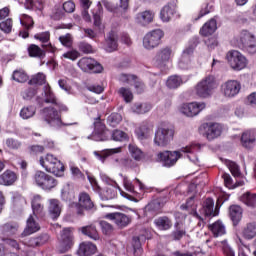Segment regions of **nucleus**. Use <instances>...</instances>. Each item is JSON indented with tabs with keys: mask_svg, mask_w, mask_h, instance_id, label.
Masks as SVG:
<instances>
[{
	"mask_svg": "<svg viewBox=\"0 0 256 256\" xmlns=\"http://www.w3.org/2000/svg\"><path fill=\"white\" fill-rule=\"evenodd\" d=\"M39 164L47 173H52L56 177H63L65 173V165L57 156L47 153L45 156H41L39 159Z\"/></svg>",
	"mask_w": 256,
	"mask_h": 256,
	"instance_id": "f257e3e1",
	"label": "nucleus"
},
{
	"mask_svg": "<svg viewBox=\"0 0 256 256\" xmlns=\"http://www.w3.org/2000/svg\"><path fill=\"white\" fill-rule=\"evenodd\" d=\"M215 89H217V81L213 75L206 76L195 86L196 95L200 99H209Z\"/></svg>",
	"mask_w": 256,
	"mask_h": 256,
	"instance_id": "f03ea898",
	"label": "nucleus"
},
{
	"mask_svg": "<svg viewBox=\"0 0 256 256\" xmlns=\"http://www.w3.org/2000/svg\"><path fill=\"white\" fill-rule=\"evenodd\" d=\"M36 185L43 189V191H51L55 189V186L58 184L57 179L55 177L41 171L37 170L33 177Z\"/></svg>",
	"mask_w": 256,
	"mask_h": 256,
	"instance_id": "7ed1b4c3",
	"label": "nucleus"
},
{
	"mask_svg": "<svg viewBox=\"0 0 256 256\" xmlns=\"http://www.w3.org/2000/svg\"><path fill=\"white\" fill-rule=\"evenodd\" d=\"M175 137V130L169 127H160L155 132L154 143L158 147H166Z\"/></svg>",
	"mask_w": 256,
	"mask_h": 256,
	"instance_id": "20e7f679",
	"label": "nucleus"
},
{
	"mask_svg": "<svg viewBox=\"0 0 256 256\" xmlns=\"http://www.w3.org/2000/svg\"><path fill=\"white\" fill-rule=\"evenodd\" d=\"M222 131L223 127L219 123L206 122L199 127V132L206 137L208 141H213V139L220 137Z\"/></svg>",
	"mask_w": 256,
	"mask_h": 256,
	"instance_id": "39448f33",
	"label": "nucleus"
},
{
	"mask_svg": "<svg viewBox=\"0 0 256 256\" xmlns=\"http://www.w3.org/2000/svg\"><path fill=\"white\" fill-rule=\"evenodd\" d=\"M165 36V33L161 29H155L148 32L143 38V46L145 49L151 51V49H155V47H159L161 45V40Z\"/></svg>",
	"mask_w": 256,
	"mask_h": 256,
	"instance_id": "423d86ee",
	"label": "nucleus"
},
{
	"mask_svg": "<svg viewBox=\"0 0 256 256\" xmlns=\"http://www.w3.org/2000/svg\"><path fill=\"white\" fill-rule=\"evenodd\" d=\"M226 59L231 69H234V71H241L247 67V58L237 50L229 51L226 55Z\"/></svg>",
	"mask_w": 256,
	"mask_h": 256,
	"instance_id": "0eeeda50",
	"label": "nucleus"
},
{
	"mask_svg": "<svg viewBox=\"0 0 256 256\" xmlns=\"http://www.w3.org/2000/svg\"><path fill=\"white\" fill-rule=\"evenodd\" d=\"M78 67L84 73H102L103 72V65L97 62L93 58L83 57L81 58L78 63Z\"/></svg>",
	"mask_w": 256,
	"mask_h": 256,
	"instance_id": "6e6552de",
	"label": "nucleus"
},
{
	"mask_svg": "<svg viewBox=\"0 0 256 256\" xmlns=\"http://www.w3.org/2000/svg\"><path fill=\"white\" fill-rule=\"evenodd\" d=\"M75 207L77 215H85V211H91L95 207V203L87 192H82L79 194L78 203L75 204Z\"/></svg>",
	"mask_w": 256,
	"mask_h": 256,
	"instance_id": "1a4fd4ad",
	"label": "nucleus"
},
{
	"mask_svg": "<svg viewBox=\"0 0 256 256\" xmlns=\"http://www.w3.org/2000/svg\"><path fill=\"white\" fill-rule=\"evenodd\" d=\"M205 107H207L205 102L184 103L180 106L179 111L186 117H197Z\"/></svg>",
	"mask_w": 256,
	"mask_h": 256,
	"instance_id": "9d476101",
	"label": "nucleus"
},
{
	"mask_svg": "<svg viewBox=\"0 0 256 256\" xmlns=\"http://www.w3.org/2000/svg\"><path fill=\"white\" fill-rule=\"evenodd\" d=\"M89 139H92L93 141H107V126H105V122L101 120V116L95 118L94 131Z\"/></svg>",
	"mask_w": 256,
	"mask_h": 256,
	"instance_id": "9b49d317",
	"label": "nucleus"
},
{
	"mask_svg": "<svg viewBox=\"0 0 256 256\" xmlns=\"http://www.w3.org/2000/svg\"><path fill=\"white\" fill-rule=\"evenodd\" d=\"M181 157L182 154L179 151H164L157 154V159L164 167H173Z\"/></svg>",
	"mask_w": 256,
	"mask_h": 256,
	"instance_id": "f8f14e48",
	"label": "nucleus"
},
{
	"mask_svg": "<svg viewBox=\"0 0 256 256\" xmlns=\"http://www.w3.org/2000/svg\"><path fill=\"white\" fill-rule=\"evenodd\" d=\"M74 239L73 233H71L69 229H64L62 241L57 247V253H59V255H63L64 253L71 251V249H73V245H75Z\"/></svg>",
	"mask_w": 256,
	"mask_h": 256,
	"instance_id": "ddd939ff",
	"label": "nucleus"
},
{
	"mask_svg": "<svg viewBox=\"0 0 256 256\" xmlns=\"http://www.w3.org/2000/svg\"><path fill=\"white\" fill-rule=\"evenodd\" d=\"M105 219L113 221L118 229H125L131 224V217L121 212L108 213L105 215Z\"/></svg>",
	"mask_w": 256,
	"mask_h": 256,
	"instance_id": "4468645a",
	"label": "nucleus"
},
{
	"mask_svg": "<svg viewBox=\"0 0 256 256\" xmlns=\"http://www.w3.org/2000/svg\"><path fill=\"white\" fill-rule=\"evenodd\" d=\"M222 203H225V200H223V198L218 199L215 207V201H213V198H207L203 204L205 217H217Z\"/></svg>",
	"mask_w": 256,
	"mask_h": 256,
	"instance_id": "2eb2a0df",
	"label": "nucleus"
},
{
	"mask_svg": "<svg viewBox=\"0 0 256 256\" xmlns=\"http://www.w3.org/2000/svg\"><path fill=\"white\" fill-rule=\"evenodd\" d=\"M240 41L245 51L250 53V55L256 53V42L253 34L249 33L247 30L242 31L240 34Z\"/></svg>",
	"mask_w": 256,
	"mask_h": 256,
	"instance_id": "dca6fc26",
	"label": "nucleus"
},
{
	"mask_svg": "<svg viewBox=\"0 0 256 256\" xmlns=\"http://www.w3.org/2000/svg\"><path fill=\"white\" fill-rule=\"evenodd\" d=\"M173 55V49L171 47L166 46L157 51L154 61L158 67H165L169 61H171V57Z\"/></svg>",
	"mask_w": 256,
	"mask_h": 256,
	"instance_id": "f3484780",
	"label": "nucleus"
},
{
	"mask_svg": "<svg viewBox=\"0 0 256 256\" xmlns=\"http://www.w3.org/2000/svg\"><path fill=\"white\" fill-rule=\"evenodd\" d=\"M17 181H19V174L11 169H7L0 174V185L3 187H13Z\"/></svg>",
	"mask_w": 256,
	"mask_h": 256,
	"instance_id": "a211bd4d",
	"label": "nucleus"
},
{
	"mask_svg": "<svg viewBox=\"0 0 256 256\" xmlns=\"http://www.w3.org/2000/svg\"><path fill=\"white\" fill-rule=\"evenodd\" d=\"M50 239L51 237L47 233L39 234L29 238L26 245L32 249H38L39 247H43V245H47Z\"/></svg>",
	"mask_w": 256,
	"mask_h": 256,
	"instance_id": "6ab92c4d",
	"label": "nucleus"
},
{
	"mask_svg": "<svg viewBox=\"0 0 256 256\" xmlns=\"http://www.w3.org/2000/svg\"><path fill=\"white\" fill-rule=\"evenodd\" d=\"M177 13V4L175 2H169L160 11V18L164 23H169L173 16Z\"/></svg>",
	"mask_w": 256,
	"mask_h": 256,
	"instance_id": "aec40b11",
	"label": "nucleus"
},
{
	"mask_svg": "<svg viewBox=\"0 0 256 256\" xmlns=\"http://www.w3.org/2000/svg\"><path fill=\"white\" fill-rule=\"evenodd\" d=\"M193 53H195V45L190 44L182 52L181 58L179 60V67H181V69H187L189 65H191Z\"/></svg>",
	"mask_w": 256,
	"mask_h": 256,
	"instance_id": "412c9836",
	"label": "nucleus"
},
{
	"mask_svg": "<svg viewBox=\"0 0 256 256\" xmlns=\"http://www.w3.org/2000/svg\"><path fill=\"white\" fill-rule=\"evenodd\" d=\"M97 253V245L90 241H84L79 244L77 255L78 256H92Z\"/></svg>",
	"mask_w": 256,
	"mask_h": 256,
	"instance_id": "4be33fe9",
	"label": "nucleus"
},
{
	"mask_svg": "<svg viewBox=\"0 0 256 256\" xmlns=\"http://www.w3.org/2000/svg\"><path fill=\"white\" fill-rule=\"evenodd\" d=\"M63 209V205H61V201L57 199L49 200L48 213L51 219H59L61 216V211Z\"/></svg>",
	"mask_w": 256,
	"mask_h": 256,
	"instance_id": "5701e85b",
	"label": "nucleus"
},
{
	"mask_svg": "<svg viewBox=\"0 0 256 256\" xmlns=\"http://www.w3.org/2000/svg\"><path fill=\"white\" fill-rule=\"evenodd\" d=\"M155 19V12L151 10H145L143 12H140L136 16V21L143 27H147L150 23H153V20Z\"/></svg>",
	"mask_w": 256,
	"mask_h": 256,
	"instance_id": "b1692460",
	"label": "nucleus"
},
{
	"mask_svg": "<svg viewBox=\"0 0 256 256\" xmlns=\"http://www.w3.org/2000/svg\"><path fill=\"white\" fill-rule=\"evenodd\" d=\"M44 113L45 121H47V123H53V121H57V123H61L65 126L71 125V123L64 124L63 121H61V115H59V112L53 107L44 108Z\"/></svg>",
	"mask_w": 256,
	"mask_h": 256,
	"instance_id": "393cba45",
	"label": "nucleus"
},
{
	"mask_svg": "<svg viewBox=\"0 0 256 256\" xmlns=\"http://www.w3.org/2000/svg\"><path fill=\"white\" fill-rule=\"evenodd\" d=\"M215 31H217V20H215V18H212L200 28L199 34L202 37H209L213 35Z\"/></svg>",
	"mask_w": 256,
	"mask_h": 256,
	"instance_id": "a878e982",
	"label": "nucleus"
},
{
	"mask_svg": "<svg viewBox=\"0 0 256 256\" xmlns=\"http://www.w3.org/2000/svg\"><path fill=\"white\" fill-rule=\"evenodd\" d=\"M154 225L159 231H169L173 227V220L168 216H160L154 219Z\"/></svg>",
	"mask_w": 256,
	"mask_h": 256,
	"instance_id": "bb28decb",
	"label": "nucleus"
},
{
	"mask_svg": "<svg viewBox=\"0 0 256 256\" xmlns=\"http://www.w3.org/2000/svg\"><path fill=\"white\" fill-rule=\"evenodd\" d=\"M0 231L5 237H13V235H17L19 231V223L7 222L0 227Z\"/></svg>",
	"mask_w": 256,
	"mask_h": 256,
	"instance_id": "cd10ccee",
	"label": "nucleus"
},
{
	"mask_svg": "<svg viewBox=\"0 0 256 256\" xmlns=\"http://www.w3.org/2000/svg\"><path fill=\"white\" fill-rule=\"evenodd\" d=\"M42 197L39 194H36L33 196L32 201H31V207L33 210V215L35 217H43L45 213L43 212L44 206L41 204Z\"/></svg>",
	"mask_w": 256,
	"mask_h": 256,
	"instance_id": "c85d7f7f",
	"label": "nucleus"
},
{
	"mask_svg": "<svg viewBox=\"0 0 256 256\" xmlns=\"http://www.w3.org/2000/svg\"><path fill=\"white\" fill-rule=\"evenodd\" d=\"M41 229V226H39V223L35 221V217L33 215H30L26 222V228L24 229V232L22 235L24 237H27V235H33V233H37Z\"/></svg>",
	"mask_w": 256,
	"mask_h": 256,
	"instance_id": "c756f323",
	"label": "nucleus"
},
{
	"mask_svg": "<svg viewBox=\"0 0 256 256\" xmlns=\"http://www.w3.org/2000/svg\"><path fill=\"white\" fill-rule=\"evenodd\" d=\"M28 57L32 59H45V50L37 44H30L27 48Z\"/></svg>",
	"mask_w": 256,
	"mask_h": 256,
	"instance_id": "7c9ffc66",
	"label": "nucleus"
},
{
	"mask_svg": "<svg viewBox=\"0 0 256 256\" xmlns=\"http://www.w3.org/2000/svg\"><path fill=\"white\" fill-rule=\"evenodd\" d=\"M214 11L215 7L213 6V3H210L209 1L204 2L198 15L192 18L193 23H196V21H199V19H202V17H205V15H209V13H213Z\"/></svg>",
	"mask_w": 256,
	"mask_h": 256,
	"instance_id": "2f4dec72",
	"label": "nucleus"
},
{
	"mask_svg": "<svg viewBox=\"0 0 256 256\" xmlns=\"http://www.w3.org/2000/svg\"><path fill=\"white\" fill-rule=\"evenodd\" d=\"M229 215L234 225H238L239 221L243 219V208L239 205H232L229 209Z\"/></svg>",
	"mask_w": 256,
	"mask_h": 256,
	"instance_id": "473e14b6",
	"label": "nucleus"
},
{
	"mask_svg": "<svg viewBox=\"0 0 256 256\" xmlns=\"http://www.w3.org/2000/svg\"><path fill=\"white\" fill-rule=\"evenodd\" d=\"M82 235L93 239L94 241H99V232L97 231V227L93 224L83 226L80 228Z\"/></svg>",
	"mask_w": 256,
	"mask_h": 256,
	"instance_id": "72a5a7b5",
	"label": "nucleus"
},
{
	"mask_svg": "<svg viewBox=\"0 0 256 256\" xmlns=\"http://www.w3.org/2000/svg\"><path fill=\"white\" fill-rule=\"evenodd\" d=\"M241 91V84L235 80H230L226 83V97H235Z\"/></svg>",
	"mask_w": 256,
	"mask_h": 256,
	"instance_id": "f704fd0d",
	"label": "nucleus"
},
{
	"mask_svg": "<svg viewBox=\"0 0 256 256\" xmlns=\"http://www.w3.org/2000/svg\"><path fill=\"white\" fill-rule=\"evenodd\" d=\"M209 231H211L213 237H222V235H225V225H223V222L217 220L216 222L208 225Z\"/></svg>",
	"mask_w": 256,
	"mask_h": 256,
	"instance_id": "c9c22d12",
	"label": "nucleus"
},
{
	"mask_svg": "<svg viewBox=\"0 0 256 256\" xmlns=\"http://www.w3.org/2000/svg\"><path fill=\"white\" fill-rule=\"evenodd\" d=\"M242 236L244 237V239H247L248 241H251V239H255L256 222L247 223L242 230Z\"/></svg>",
	"mask_w": 256,
	"mask_h": 256,
	"instance_id": "e433bc0d",
	"label": "nucleus"
},
{
	"mask_svg": "<svg viewBox=\"0 0 256 256\" xmlns=\"http://www.w3.org/2000/svg\"><path fill=\"white\" fill-rule=\"evenodd\" d=\"M241 143L246 149H251L255 145V132L246 131L242 134Z\"/></svg>",
	"mask_w": 256,
	"mask_h": 256,
	"instance_id": "4c0bfd02",
	"label": "nucleus"
},
{
	"mask_svg": "<svg viewBox=\"0 0 256 256\" xmlns=\"http://www.w3.org/2000/svg\"><path fill=\"white\" fill-rule=\"evenodd\" d=\"M128 151L135 161H143L145 159V152L141 150L136 144H129L128 145Z\"/></svg>",
	"mask_w": 256,
	"mask_h": 256,
	"instance_id": "58836bf2",
	"label": "nucleus"
},
{
	"mask_svg": "<svg viewBox=\"0 0 256 256\" xmlns=\"http://www.w3.org/2000/svg\"><path fill=\"white\" fill-rule=\"evenodd\" d=\"M240 201L247 207H256V193L246 192L240 197Z\"/></svg>",
	"mask_w": 256,
	"mask_h": 256,
	"instance_id": "ea45409f",
	"label": "nucleus"
},
{
	"mask_svg": "<svg viewBox=\"0 0 256 256\" xmlns=\"http://www.w3.org/2000/svg\"><path fill=\"white\" fill-rule=\"evenodd\" d=\"M181 85H183V78L179 75H172L166 81V87L168 89H178Z\"/></svg>",
	"mask_w": 256,
	"mask_h": 256,
	"instance_id": "a19ab883",
	"label": "nucleus"
},
{
	"mask_svg": "<svg viewBox=\"0 0 256 256\" xmlns=\"http://www.w3.org/2000/svg\"><path fill=\"white\" fill-rule=\"evenodd\" d=\"M44 96H45V103H51L52 105H58L57 97H55V93L51 89V86L48 84L44 86Z\"/></svg>",
	"mask_w": 256,
	"mask_h": 256,
	"instance_id": "79ce46f5",
	"label": "nucleus"
},
{
	"mask_svg": "<svg viewBox=\"0 0 256 256\" xmlns=\"http://www.w3.org/2000/svg\"><path fill=\"white\" fill-rule=\"evenodd\" d=\"M106 51H108V53H113V51H117V47H119V45L117 44V38L115 37V33L110 32L108 34V38L106 39Z\"/></svg>",
	"mask_w": 256,
	"mask_h": 256,
	"instance_id": "37998d69",
	"label": "nucleus"
},
{
	"mask_svg": "<svg viewBox=\"0 0 256 256\" xmlns=\"http://www.w3.org/2000/svg\"><path fill=\"white\" fill-rule=\"evenodd\" d=\"M12 79L17 83H27L29 81V75L23 69L14 70L12 74Z\"/></svg>",
	"mask_w": 256,
	"mask_h": 256,
	"instance_id": "c03bdc74",
	"label": "nucleus"
},
{
	"mask_svg": "<svg viewBox=\"0 0 256 256\" xmlns=\"http://www.w3.org/2000/svg\"><path fill=\"white\" fill-rule=\"evenodd\" d=\"M243 185H245V180H236L233 182L231 175L225 174V187L227 189H237V187H243Z\"/></svg>",
	"mask_w": 256,
	"mask_h": 256,
	"instance_id": "a18cd8bd",
	"label": "nucleus"
},
{
	"mask_svg": "<svg viewBox=\"0 0 256 256\" xmlns=\"http://www.w3.org/2000/svg\"><path fill=\"white\" fill-rule=\"evenodd\" d=\"M185 235H187V230H185V228L179 227V223L176 222L175 230L172 231V233H171V237H172L173 241H181V239H183V237H185Z\"/></svg>",
	"mask_w": 256,
	"mask_h": 256,
	"instance_id": "49530a36",
	"label": "nucleus"
},
{
	"mask_svg": "<svg viewBox=\"0 0 256 256\" xmlns=\"http://www.w3.org/2000/svg\"><path fill=\"white\" fill-rule=\"evenodd\" d=\"M135 134L140 141L147 139L149 137V126L147 124H142L135 130Z\"/></svg>",
	"mask_w": 256,
	"mask_h": 256,
	"instance_id": "de8ad7c7",
	"label": "nucleus"
},
{
	"mask_svg": "<svg viewBox=\"0 0 256 256\" xmlns=\"http://www.w3.org/2000/svg\"><path fill=\"white\" fill-rule=\"evenodd\" d=\"M144 243L143 240L139 236H134L132 239V246L134 249V255L135 256H141L143 255V248L141 247V244Z\"/></svg>",
	"mask_w": 256,
	"mask_h": 256,
	"instance_id": "09e8293b",
	"label": "nucleus"
},
{
	"mask_svg": "<svg viewBox=\"0 0 256 256\" xmlns=\"http://www.w3.org/2000/svg\"><path fill=\"white\" fill-rule=\"evenodd\" d=\"M146 209L152 211V213H156V215H159L163 209V202H161L159 199L154 200L146 206Z\"/></svg>",
	"mask_w": 256,
	"mask_h": 256,
	"instance_id": "8fccbe9b",
	"label": "nucleus"
},
{
	"mask_svg": "<svg viewBox=\"0 0 256 256\" xmlns=\"http://www.w3.org/2000/svg\"><path fill=\"white\" fill-rule=\"evenodd\" d=\"M121 151H122L121 147L112 148V149L104 150L101 153H96V156L99 157L100 161H105V159H107V157H110V155L121 153Z\"/></svg>",
	"mask_w": 256,
	"mask_h": 256,
	"instance_id": "3c124183",
	"label": "nucleus"
},
{
	"mask_svg": "<svg viewBox=\"0 0 256 256\" xmlns=\"http://www.w3.org/2000/svg\"><path fill=\"white\" fill-rule=\"evenodd\" d=\"M121 121H123V116L119 113H112L107 118L109 127H117Z\"/></svg>",
	"mask_w": 256,
	"mask_h": 256,
	"instance_id": "603ef678",
	"label": "nucleus"
},
{
	"mask_svg": "<svg viewBox=\"0 0 256 256\" xmlns=\"http://www.w3.org/2000/svg\"><path fill=\"white\" fill-rule=\"evenodd\" d=\"M118 95L124 99L125 103H131L133 101V92L129 88L121 87L118 90Z\"/></svg>",
	"mask_w": 256,
	"mask_h": 256,
	"instance_id": "864d4df0",
	"label": "nucleus"
},
{
	"mask_svg": "<svg viewBox=\"0 0 256 256\" xmlns=\"http://www.w3.org/2000/svg\"><path fill=\"white\" fill-rule=\"evenodd\" d=\"M34 39H36V41H39L42 45H45V43H49V41H51V32L45 31L36 33L34 35Z\"/></svg>",
	"mask_w": 256,
	"mask_h": 256,
	"instance_id": "5fc2aeb1",
	"label": "nucleus"
},
{
	"mask_svg": "<svg viewBox=\"0 0 256 256\" xmlns=\"http://www.w3.org/2000/svg\"><path fill=\"white\" fill-rule=\"evenodd\" d=\"M225 165L229 169L233 177H239L241 175V171L239 170V165H237V163L230 160H225Z\"/></svg>",
	"mask_w": 256,
	"mask_h": 256,
	"instance_id": "6e6d98bb",
	"label": "nucleus"
},
{
	"mask_svg": "<svg viewBox=\"0 0 256 256\" xmlns=\"http://www.w3.org/2000/svg\"><path fill=\"white\" fill-rule=\"evenodd\" d=\"M111 137L113 141H128L129 140V135L127 133L123 132L122 130L116 129L112 132Z\"/></svg>",
	"mask_w": 256,
	"mask_h": 256,
	"instance_id": "4d7b16f0",
	"label": "nucleus"
},
{
	"mask_svg": "<svg viewBox=\"0 0 256 256\" xmlns=\"http://www.w3.org/2000/svg\"><path fill=\"white\" fill-rule=\"evenodd\" d=\"M5 146L11 151H17V149H21V142L15 138H7L5 140Z\"/></svg>",
	"mask_w": 256,
	"mask_h": 256,
	"instance_id": "13d9d810",
	"label": "nucleus"
},
{
	"mask_svg": "<svg viewBox=\"0 0 256 256\" xmlns=\"http://www.w3.org/2000/svg\"><path fill=\"white\" fill-rule=\"evenodd\" d=\"M0 30L7 35L13 31V19L7 18L6 20L0 22Z\"/></svg>",
	"mask_w": 256,
	"mask_h": 256,
	"instance_id": "bf43d9fd",
	"label": "nucleus"
},
{
	"mask_svg": "<svg viewBox=\"0 0 256 256\" xmlns=\"http://www.w3.org/2000/svg\"><path fill=\"white\" fill-rule=\"evenodd\" d=\"M151 109H152L151 104H147V103L134 105V111L135 113H138V115H145V113H149Z\"/></svg>",
	"mask_w": 256,
	"mask_h": 256,
	"instance_id": "052dcab7",
	"label": "nucleus"
},
{
	"mask_svg": "<svg viewBox=\"0 0 256 256\" xmlns=\"http://www.w3.org/2000/svg\"><path fill=\"white\" fill-rule=\"evenodd\" d=\"M46 77L43 73H38L37 75L33 76L28 84L29 85H45Z\"/></svg>",
	"mask_w": 256,
	"mask_h": 256,
	"instance_id": "680f3d73",
	"label": "nucleus"
},
{
	"mask_svg": "<svg viewBox=\"0 0 256 256\" xmlns=\"http://www.w3.org/2000/svg\"><path fill=\"white\" fill-rule=\"evenodd\" d=\"M33 115H35V107L33 106L24 107L20 111V117H22V119H31Z\"/></svg>",
	"mask_w": 256,
	"mask_h": 256,
	"instance_id": "e2e57ef3",
	"label": "nucleus"
},
{
	"mask_svg": "<svg viewBox=\"0 0 256 256\" xmlns=\"http://www.w3.org/2000/svg\"><path fill=\"white\" fill-rule=\"evenodd\" d=\"M102 17H103V7H101V5H100L98 7V10L93 13V19H94V26L95 27H101Z\"/></svg>",
	"mask_w": 256,
	"mask_h": 256,
	"instance_id": "0e129e2a",
	"label": "nucleus"
},
{
	"mask_svg": "<svg viewBox=\"0 0 256 256\" xmlns=\"http://www.w3.org/2000/svg\"><path fill=\"white\" fill-rule=\"evenodd\" d=\"M99 225L104 235H111V233H113V225H111L109 222L105 220H101L99 222Z\"/></svg>",
	"mask_w": 256,
	"mask_h": 256,
	"instance_id": "69168bd1",
	"label": "nucleus"
},
{
	"mask_svg": "<svg viewBox=\"0 0 256 256\" xmlns=\"http://www.w3.org/2000/svg\"><path fill=\"white\" fill-rule=\"evenodd\" d=\"M59 41L63 47H71L73 45V38H71V34L60 36Z\"/></svg>",
	"mask_w": 256,
	"mask_h": 256,
	"instance_id": "338daca9",
	"label": "nucleus"
},
{
	"mask_svg": "<svg viewBox=\"0 0 256 256\" xmlns=\"http://www.w3.org/2000/svg\"><path fill=\"white\" fill-rule=\"evenodd\" d=\"M42 50L45 52V57L47 53H57V47L51 43V41L41 45Z\"/></svg>",
	"mask_w": 256,
	"mask_h": 256,
	"instance_id": "774afa93",
	"label": "nucleus"
}]
</instances>
